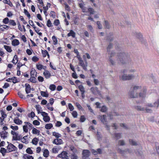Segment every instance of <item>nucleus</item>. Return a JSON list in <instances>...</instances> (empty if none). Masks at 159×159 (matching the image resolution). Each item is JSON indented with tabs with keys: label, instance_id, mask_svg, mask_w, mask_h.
<instances>
[{
	"label": "nucleus",
	"instance_id": "f257e3e1",
	"mask_svg": "<svg viewBox=\"0 0 159 159\" xmlns=\"http://www.w3.org/2000/svg\"><path fill=\"white\" fill-rule=\"evenodd\" d=\"M146 90L145 88L142 89L141 86L135 85L132 87L129 93V96L131 98L140 97H144L146 93Z\"/></svg>",
	"mask_w": 159,
	"mask_h": 159
},
{
	"label": "nucleus",
	"instance_id": "f03ea898",
	"mask_svg": "<svg viewBox=\"0 0 159 159\" xmlns=\"http://www.w3.org/2000/svg\"><path fill=\"white\" fill-rule=\"evenodd\" d=\"M118 59L120 63L123 64H126L129 61V59L127 57L125 53H121L119 54Z\"/></svg>",
	"mask_w": 159,
	"mask_h": 159
},
{
	"label": "nucleus",
	"instance_id": "7ed1b4c3",
	"mask_svg": "<svg viewBox=\"0 0 159 159\" xmlns=\"http://www.w3.org/2000/svg\"><path fill=\"white\" fill-rule=\"evenodd\" d=\"M126 72V70L125 69L123 70L121 72L122 74H123L122 75V80H131L135 78V76L133 74H125Z\"/></svg>",
	"mask_w": 159,
	"mask_h": 159
},
{
	"label": "nucleus",
	"instance_id": "20e7f679",
	"mask_svg": "<svg viewBox=\"0 0 159 159\" xmlns=\"http://www.w3.org/2000/svg\"><path fill=\"white\" fill-rule=\"evenodd\" d=\"M17 148L13 144L10 143L8 144L7 150L8 152H10L12 151H16L17 150Z\"/></svg>",
	"mask_w": 159,
	"mask_h": 159
},
{
	"label": "nucleus",
	"instance_id": "39448f33",
	"mask_svg": "<svg viewBox=\"0 0 159 159\" xmlns=\"http://www.w3.org/2000/svg\"><path fill=\"white\" fill-rule=\"evenodd\" d=\"M136 109L139 111H145V112L147 113H151L152 112V110L150 108H148L147 107L145 109L144 107H141L140 106H137Z\"/></svg>",
	"mask_w": 159,
	"mask_h": 159
},
{
	"label": "nucleus",
	"instance_id": "423d86ee",
	"mask_svg": "<svg viewBox=\"0 0 159 159\" xmlns=\"http://www.w3.org/2000/svg\"><path fill=\"white\" fill-rule=\"evenodd\" d=\"M91 90L93 93L96 95H101V94L100 92L98 90V88L96 87L91 88Z\"/></svg>",
	"mask_w": 159,
	"mask_h": 159
},
{
	"label": "nucleus",
	"instance_id": "0eeeda50",
	"mask_svg": "<svg viewBox=\"0 0 159 159\" xmlns=\"http://www.w3.org/2000/svg\"><path fill=\"white\" fill-rule=\"evenodd\" d=\"M11 134L13 135L12 139L14 140H17L18 134V133L13 130L11 131Z\"/></svg>",
	"mask_w": 159,
	"mask_h": 159
},
{
	"label": "nucleus",
	"instance_id": "6e6552de",
	"mask_svg": "<svg viewBox=\"0 0 159 159\" xmlns=\"http://www.w3.org/2000/svg\"><path fill=\"white\" fill-rule=\"evenodd\" d=\"M98 117L100 119L101 122L104 124L107 121V116L105 115H103L102 116L99 115Z\"/></svg>",
	"mask_w": 159,
	"mask_h": 159
},
{
	"label": "nucleus",
	"instance_id": "1a4fd4ad",
	"mask_svg": "<svg viewBox=\"0 0 159 159\" xmlns=\"http://www.w3.org/2000/svg\"><path fill=\"white\" fill-rule=\"evenodd\" d=\"M53 143L56 145L61 144L62 143V140L61 139L57 138L53 140Z\"/></svg>",
	"mask_w": 159,
	"mask_h": 159
},
{
	"label": "nucleus",
	"instance_id": "9d476101",
	"mask_svg": "<svg viewBox=\"0 0 159 159\" xmlns=\"http://www.w3.org/2000/svg\"><path fill=\"white\" fill-rule=\"evenodd\" d=\"M30 75L31 76L32 78V80H34L33 78H35L37 75V72L36 70L33 69H32L30 71Z\"/></svg>",
	"mask_w": 159,
	"mask_h": 159
},
{
	"label": "nucleus",
	"instance_id": "9b49d317",
	"mask_svg": "<svg viewBox=\"0 0 159 159\" xmlns=\"http://www.w3.org/2000/svg\"><path fill=\"white\" fill-rule=\"evenodd\" d=\"M90 152L88 150H84L83 152V155L84 157L85 158L88 157L90 155Z\"/></svg>",
	"mask_w": 159,
	"mask_h": 159
},
{
	"label": "nucleus",
	"instance_id": "f8f14e48",
	"mask_svg": "<svg viewBox=\"0 0 159 159\" xmlns=\"http://www.w3.org/2000/svg\"><path fill=\"white\" fill-rule=\"evenodd\" d=\"M8 132L5 131H2L0 133V136L1 138L4 139L7 137Z\"/></svg>",
	"mask_w": 159,
	"mask_h": 159
},
{
	"label": "nucleus",
	"instance_id": "ddd939ff",
	"mask_svg": "<svg viewBox=\"0 0 159 159\" xmlns=\"http://www.w3.org/2000/svg\"><path fill=\"white\" fill-rule=\"evenodd\" d=\"M114 52L113 51H111V52L110 53V56L109 57V61L110 62V63H111V64L112 65H114L115 62L114 61H113L111 59V57L114 56Z\"/></svg>",
	"mask_w": 159,
	"mask_h": 159
},
{
	"label": "nucleus",
	"instance_id": "4468645a",
	"mask_svg": "<svg viewBox=\"0 0 159 159\" xmlns=\"http://www.w3.org/2000/svg\"><path fill=\"white\" fill-rule=\"evenodd\" d=\"M67 153L66 152L63 151L61 153L58 155V157L59 158H65L67 156Z\"/></svg>",
	"mask_w": 159,
	"mask_h": 159
},
{
	"label": "nucleus",
	"instance_id": "2eb2a0df",
	"mask_svg": "<svg viewBox=\"0 0 159 159\" xmlns=\"http://www.w3.org/2000/svg\"><path fill=\"white\" fill-rule=\"evenodd\" d=\"M79 64L83 68V69L85 70H87V63L86 62H85V64L83 61L79 62Z\"/></svg>",
	"mask_w": 159,
	"mask_h": 159
},
{
	"label": "nucleus",
	"instance_id": "dca6fc26",
	"mask_svg": "<svg viewBox=\"0 0 159 159\" xmlns=\"http://www.w3.org/2000/svg\"><path fill=\"white\" fill-rule=\"evenodd\" d=\"M28 136L26 135L22 137L21 139V141L22 142L25 144H27L29 143V140L28 138Z\"/></svg>",
	"mask_w": 159,
	"mask_h": 159
},
{
	"label": "nucleus",
	"instance_id": "f3484780",
	"mask_svg": "<svg viewBox=\"0 0 159 159\" xmlns=\"http://www.w3.org/2000/svg\"><path fill=\"white\" fill-rule=\"evenodd\" d=\"M30 22H31V23H32V25H31L33 27V28L34 29L35 31V32L38 34V33L39 32L40 30L38 29L34 25L33 21L32 20H30L29 21V23L30 24Z\"/></svg>",
	"mask_w": 159,
	"mask_h": 159
},
{
	"label": "nucleus",
	"instance_id": "a211bd4d",
	"mask_svg": "<svg viewBox=\"0 0 159 159\" xmlns=\"http://www.w3.org/2000/svg\"><path fill=\"white\" fill-rule=\"evenodd\" d=\"M25 92L26 93L28 94L30 92V85L28 84H25Z\"/></svg>",
	"mask_w": 159,
	"mask_h": 159
},
{
	"label": "nucleus",
	"instance_id": "6ab92c4d",
	"mask_svg": "<svg viewBox=\"0 0 159 159\" xmlns=\"http://www.w3.org/2000/svg\"><path fill=\"white\" fill-rule=\"evenodd\" d=\"M67 36L70 37L71 36L73 38H75V33L72 30L70 31V32L68 34Z\"/></svg>",
	"mask_w": 159,
	"mask_h": 159
},
{
	"label": "nucleus",
	"instance_id": "aec40b11",
	"mask_svg": "<svg viewBox=\"0 0 159 159\" xmlns=\"http://www.w3.org/2000/svg\"><path fill=\"white\" fill-rule=\"evenodd\" d=\"M20 43L19 40L17 39L13 40L11 43V44L13 46H16L18 45Z\"/></svg>",
	"mask_w": 159,
	"mask_h": 159
},
{
	"label": "nucleus",
	"instance_id": "412c9836",
	"mask_svg": "<svg viewBox=\"0 0 159 159\" xmlns=\"http://www.w3.org/2000/svg\"><path fill=\"white\" fill-rule=\"evenodd\" d=\"M9 28V26L6 25H2L0 26V30L2 31H4V30H8Z\"/></svg>",
	"mask_w": 159,
	"mask_h": 159
},
{
	"label": "nucleus",
	"instance_id": "4be33fe9",
	"mask_svg": "<svg viewBox=\"0 0 159 159\" xmlns=\"http://www.w3.org/2000/svg\"><path fill=\"white\" fill-rule=\"evenodd\" d=\"M43 74L45 76L46 79H48L50 76L51 74L47 70H45L43 73Z\"/></svg>",
	"mask_w": 159,
	"mask_h": 159
},
{
	"label": "nucleus",
	"instance_id": "5701e85b",
	"mask_svg": "<svg viewBox=\"0 0 159 159\" xmlns=\"http://www.w3.org/2000/svg\"><path fill=\"white\" fill-rule=\"evenodd\" d=\"M35 108L37 111H38V114L41 113V112H42V108L41 107L40 105H36Z\"/></svg>",
	"mask_w": 159,
	"mask_h": 159
},
{
	"label": "nucleus",
	"instance_id": "b1692460",
	"mask_svg": "<svg viewBox=\"0 0 159 159\" xmlns=\"http://www.w3.org/2000/svg\"><path fill=\"white\" fill-rule=\"evenodd\" d=\"M49 155V152L48 150L46 149L43 152V156L45 157H47Z\"/></svg>",
	"mask_w": 159,
	"mask_h": 159
},
{
	"label": "nucleus",
	"instance_id": "393cba45",
	"mask_svg": "<svg viewBox=\"0 0 159 159\" xmlns=\"http://www.w3.org/2000/svg\"><path fill=\"white\" fill-rule=\"evenodd\" d=\"M36 67L39 70H40L42 69H45L46 68V66L41 64L36 65Z\"/></svg>",
	"mask_w": 159,
	"mask_h": 159
},
{
	"label": "nucleus",
	"instance_id": "a878e982",
	"mask_svg": "<svg viewBox=\"0 0 159 159\" xmlns=\"http://www.w3.org/2000/svg\"><path fill=\"white\" fill-rule=\"evenodd\" d=\"M4 48L8 52H11L12 51V50L10 47L7 45H4Z\"/></svg>",
	"mask_w": 159,
	"mask_h": 159
},
{
	"label": "nucleus",
	"instance_id": "bb28decb",
	"mask_svg": "<svg viewBox=\"0 0 159 159\" xmlns=\"http://www.w3.org/2000/svg\"><path fill=\"white\" fill-rule=\"evenodd\" d=\"M18 61V58L16 55H15L14 57L12 62L13 63L16 64Z\"/></svg>",
	"mask_w": 159,
	"mask_h": 159
},
{
	"label": "nucleus",
	"instance_id": "cd10ccee",
	"mask_svg": "<svg viewBox=\"0 0 159 159\" xmlns=\"http://www.w3.org/2000/svg\"><path fill=\"white\" fill-rule=\"evenodd\" d=\"M14 122L16 124L20 125L21 124L22 122V121L20 120L19 119H15L14 120Z\"/></svg>",
	"mask_w": 159,
	"mask_h": 159
},
{
	"label": "nucleus",
	"instance_id": "c85d7f7f",
	"mask_svg": "<svg viewBox=\"0 0 159 159\" xmlns=\"http://www.w3.org/2000/svg\"><path fill=\"white\" fill-rule=\"evenodd\" d=\"M18 27L19 29L21 31H24V32H25L26 31L25 29V26L24 25H23V30L22 29H21V26L19 23H18Z\"/></svg>",
	"mask_w": 159,
	"mask_h": 159
},
{
	"label": "nucleus",
	"instance_id": "c756f323",
	"mask_svg": "<svg viewBox=\"0 0 159 159\" xmlns=\"http://www.w3.org/2000/svg\"><path fill=\"white\" fill-rule=\"evenodd\" d=\"M53 127L52 124L49 123L46 124L45 125V128L47 129H50Z\"/></svg>",
	"mask_w": 159,
	"mask_h": 159
},
{
	"label": "nucleus",
	"instance_id": "7c9ffc66",
	"mask_svg": "<svg viewBox=\"0 0 159 159\" xmlns=\"http://www.w3.org/2000/svg\"><path fill=\"white\" fill-rule=\"evenodd\" d=\"M52 39L53 41V44L54 45H56L57 43V38L55 36H53L52 37Z\"/></svg>",
	"mask_w": 159,
	"mask_h": 159
},
{
	"label": "nucleus",
	"instance_id": "2f4dec72",
	"mask_svg": "<svg viewBox=\"0 0 159 159\" xmlns=\"http://www.w3.org/2000/svg\"><path fill=\"white\" fill-rule=\"evenodd\" d=\"M40 132L39 130H37L35 128H34L32 129V132L33 134H39Z\"/></svg>",
	"mask_w": 159,
	"mask_h": 159
},
{
	"label": "nucleus",
	"instance_id": "473e14b6",
	"mask_svg": "<svg viewBox=\"0 0 159 159\" xmlns=\"http://www.w3.org/2000/svg\"><path fill=\"white\" fill-rule=\"evenodd\" d=\"M107 107L105 106H103L102 107L100 111L102 112H105L107 111Z\"/></svg>",
	"mask_w": 159,
	"mask_h": 159
},
{
	"label": "nucleus",
	"instance_id": "72a5a7b5",
	"mask_svg": "<svg viewBox=\"0 0 159 159\" xmlns=\"http://www.w3.org/2000/svg\"><path fill=\"white\" fill-rule=\"evenodd\" d=\"M24 123L25 124V125H27L28 128L30 130L32 129L33 125L32 124H30V123L29 122H25Z\"/></svg>",
	"mask_w": 159,
	"mask_h": 159
},
{
	"label": "nucleus",
	"instance_id": "f704fd0d",
	"mask_svg": "<svg viewBox=\"0 0 159 159\" xmlns=\"http://www.w3.org/2000/svg\"><path fill=\"white\" fill-rule=\"evenodd\" d=\"M38 141L39 139L37 138H35L33 139L32 143L33 144L36 145L37 144Z\"/></svg>",
	"mask_w": 159,
	"mask_h": 159
},
{
	"label": "nucleus",
	"instance_id": "c9c22d12",
	"mask_svg": "<svg viewBox=\"0 0 159 159\" xmlns=\"http://www.w3.org/2000/svg\"><path fill=\"white\" fill-rule=\"evenodd\" d=\"M52 135L55 136L56 138H58L61 137L60 134L55 132H52Z\"/></svg>",
	"mask_w": 159,
	"mask_h": 159
},
{
	"label": "nucleus",
	"instance_id": "e433bc0d",
	"mask_svg": "<svg viewBox=\"0 0 159 159\" xmlns=\"http://www.w3.org/2000/svg\"><path fill=\"white\" fill-rule=\"evenodd\" d=\"M129 143L130 144L132 145H137V142L133 139L129 140Z\"/></svg>",
	"mask_w": 159,
	"mask_h": 159
},
{
	"label": "nucleus",
	"instance_id": "4c0bfd02",
	"mask_svg": "<svg viewBox=\"0 0 159 159\" xmlns=\"http://www.w3.org/2000/svg\"><path fill=\"white\" fill-rule=\"evenodd\" d=\"M0 112L2 116L0 117H1V118H3L5 119V118L7 116V115L5 114V113L2 110Z\"/></svg>",
	"mask_w": 159,
	"mask_h": 159
},
{
	"label": "nucleus",
	"instance_id": "58836bf2",
	"mask_svg": "<svg viewBox=\"0 0 159 159\" xmlns=\"http://www.w3.org/2000/svg\"><path fill=\"white\" fill-rule=\"evenodd\" d=\"M24 157L25 159H33L34 158L32 156L28 154H25L24 155Z\"/></svg>",
	"mask_w": 159,
	"mask_h": 159
},
{
	"label": "nucleus",
	"instance_id": "ea45409f",
	"mask_svg": "<svg viewBox=\"0 0 159 159\" xmlns=\"http://www.w3.org/2000/svg\"><path fill=\"white\" fill-rule=\"evenodd\" d=\"M40 93L41 95L43 97H48V94L45 92L41 91Z\"/></svg>",
	"mask_w": 159,
	"mask_h": 159
},
{
	"label": "nucleus",
	"instance_id": "a19ab883",
	"mask_svg": "<svg viewBox=\"0 0 159 159\" xmlns=\"http://www.w3.org/2000/svg\"><path fill=\"white\" fill-rule=\"evenodd\" d=\"M78 88L80 91L82 92L81 94L82 95L83 94H84V88L82 85H79L78 86Z\"/></svg>",
	"mask_w": 159,
	"mask_h": 159
},
{
	"label": "nucleus",
	"instance_id": "79ce46f5",
	"mask_svg": "<svg viewBox=\"0 0 159 159\" xmlns=\"http://www.w3.org/2000/svg\"><path fill=\"white\" fill-rule=\"evenodd\" d=\"M154 107L157 108L159 106V99L157 100L153 103Z\"/></svg>",
	"mask_w": 159,
	"mask_h": 159
},
{
	"label": "nucleus",
	"instance_id": "37998d69",
	"mask_svg": "<svg viewBox=\"0 0 159 159\" xmlns=\"http://www.w3.org/2000/svg\"><path fill=\"white\" fill-rule=\"evenodd\" d=\"M23 131L25 133H27L28 132V128L27 125H25L23 126Z\"/></svg>",
	"mask_w": 159,
	"mask_h": 159
},
{
	"label": "nucleus",
	"instance_id": "c03bdc74",
	"mask_svg": "<svg viewBox=\"0 0 159 159\" xmlns=\"http://www.w3.org/2000/svg\"><path fill=\"white\" fill-rule=\"evenodd\" d=\"M24 12L25 14L28 17V18L29 19L30 18L31 16L30 14L28 12V11L25 9L24 10Z\"/></svg>",
	"mask_w": 159,
	"mask_h": 159
},
{
	"label": "nucleus",
	"instance_id": "a18cd8bd",
	"mask_svg": "<svg viewBox=\"0 0 159 159\" xmlns=\"http://www.w3.org/2000/svg\"><path fill=\"white\" fill-rule=\"evenodd\" d=\"M42 53L43 54V57H46V55L49 56L47 50L43 51H42Z\"/></svg>",
	"mask_w": 159,
	"mask_h": 159
},
{
	"label": "nucleus",
	"instance_id": "49530a36",
	"mask_svg": "<svg viewBox=\"0 0 159 159\" xmlns=\"http://www.w3.org/2000/svg\"><path fill=\"white\" fill-rule=\"evenodd\" d=\"M43 119L45 122H48L50 120V117L48 116L43 117Z\"/></svg>",
	"mask_w": 159,
	"mask_h": 159
},
{
	"label": "nucleus",
	"instance_id": "de8ad7c7",
	"mask_svg": "<svg viewBox=\"0 0 159 159\" xmlns=\"http://www.w3.org/2000/svg\"><path fill=\"white\" fill-rule=\"evenodd\" d=\"M115 138L118 139L121 138L122 135L120 133H115Z\"/></svg>",
	"mask_w": 159,
	"mask_h": 159
},
{
	"label": "nucleus",
	"instance_id": "09e8293b",
	"mask_svg": "<svg viewBox=\"0 0 159 159\" xmlns=\"http://www.w3.org/2000/svg\"><path fill=\"white\" fill-rule=\"evenodd\" d=\"M9 24L12 25L13 26H15L16 25V23L15 21L13 20H11L9 21Z\"/></svg>",
	"mask_w": 159,
	"mask_h": 159
},
{
	"label": "nucleus",
	"instance_id": "8fccbe9b",
	"mask_svg": "<svg viewBox=\"0 0 159 159\" xmlns=\"http://www.w3.org/2000/svg\"><path fill=\"white\" fill-rule=\"evenodd\" d=\"M56 88V86L53 84H51L50 86L49 89L52 91L54 90Z\"/></svg>",
	"mask_w": 159,
	"mask_h": 159
},
{
	"label": "nucleus",
	"instance_id": "3c124183",
	"mask_svg": "<svg viewBox=\"0 0 159 159\" xmlns=\"http://www.w3.org/2000/svg\"><path fill=\"white\" fill-rule=\"evenodd\" d=\"M6 149L3 148H2L0 149V152L2 153L3 155H4L5 153H6Z\"/></svg>",
	"mask_w": 159,
	"mask_h": 159
},
{
	"label": "nucleus",
	"instance_id": "603ef678",
	"mask_svg": "<svg viewBox=\"0 0 159 159\" xmlns=\"http://www.w3.org/2000/svg\"><path fill=\"white\" fill-rule=\"evenodd\" d=\"M47 25L49 27L52 26V24L49 19L47 21Z\"/></svg>",
	"mask_w": 159,
	"mask_h": 159
},
{
	"label": "nucleus",
	"instance_id": "864d4df0",
	"mask_svg": "<svg viewBox=\"0 0 159 159\" xmlns=\"http://www.w3.org/2000/svg\"><path fill=\"white\" fill-rule=\"evenodd\" d=\"M26 152L29 154H32L33 153V151L30 148H28L26 150Z\"/></svg>",
	"mask_w": 159,
	"mask_h": 159
},
{
	"label": "nucleus",
	"instance_id": "5fc2aeb1",
	"mask_svg": "<svg viewBox=\"0 0 159 159\" xmlns=\"http://www.w3.org/2000/svg\"><path fill=\"white\" fill-rule=\"evenodd\" d=\"M60 23L59 20L58 19H56L54 21L53 24L56 26L58 25Z\"/></svg>",
	"mask_w": 159,
	"mask_h": 159
},
{
	"label": "nucleus",
	"instance_id": "6e6d98bb",
	"mask_svg": "<svg viewBox=\"0 0 159 159\" xmlns=\"http://www.w3.org/2000/svg\"><path fill=\"white\" fill-rule=\"evenodd\" d=\"M68 107L70 111H73L74 109V107L71 103L68 104Z\"/></svg>",
	"mask_w": 159,
	"mask_h": 159
},
{
	"label": "nucleus",
	"instance_id": "4d7b16f0",
	"mask_svg": "<svg viewBox=\"0 0 159 159\" xmlns=\"http://www.w3.org/2000/svg\"><path fill=\"white\" fill-rule=\"evenodd\" d=\"M9 19L7 17L4 18L3 20V22L5 24H7L8 22H9Z\"/></svg>",
	"mask_w": 159,
	"mask_h": 159
},
{
	"label": "nucleus",
	"instance_id": "13d9d810",
	"mask_svg": "<svg viewBox=\"0 0 159 159\" xmlns=\"http://www.w3.org/2000/svg\"><path fill=\"white\" fill-rule=\"evenodd\" d=\"M113 47V45L111 44L110 43L108 45L107 48V51L108 53L110 52V49H111Z\"/></svg>",
	"mask_w": 159,
	"mask_h": 159
},
{
	"label": "nucleus",
	"instance_id": "bf43d9fd",
	"mask_svg": "<svg viewBox=\"0 0 159 159\" xmlns=\"http://www.w3.org/2000/svg\"><path fill=\"white\" fill-rule=\"evenodd\" d=\"M10 128L14 130H17L18 129V127L17 126H13L11 125Z\"/></svg>",
	"mask_w": 159,
	"mask_h": 159
},
{
	"label": "nucleus",
	"instance_id": "052dcab7",
	"mask_svg": "<svg viewBox=\"0 0 159 159\" xmlns=\"http://www.w3.org/2000/svg\"><path fill=\"white\" fill-rule=\"evenodd\" d=\"M72 115L74 118H76L77 116V113L76 111H73L72 112Z\"/></svg>",
	"mask_w": 159,
	"mask_h": 159
},
{
	"label": "nucleus",
	"instance_id": "680f3d73",
	"mask_svg": "<svg viewBox=\"0 0 159 159\" xmlns=\"http://www.w3.org/2000/svg\"><path fill=\"white\" fill-rule=\"evenodd\" d=\"M75 104L76 107H77V108L79 109L80 110V109H81L82 108V107H81V105L79 103H78L76 102L75 103Z\"/></svg>",
	"mask_w": 159,
	"mask_h": 159
},
{
	"label": "nucleus",
	"instance_id": "e2e57ef3",
	"mask_svg": "<svg viewBox=\"0 0 159 159\" xmlns=\"http://www.w3.org/2000/svg\"><path fill=\"white\" fill-rule=\"evenodd\" d=\"M118 144L120 145H124L125 144V142L124 140H120L118 142Z\"/></svg>",
	"mask_w": 159,
	"mask_h": 159
},
{
	"label": "nucleus",
	"instance_id": "0e129e2a",
	"mask_svg": "<svg viewBox=\"0 0 159 159\" xmlns=\"http://www.w3.org/2000/svg\"><path fill=\"white\" fill-rule=\"evenodd\" d=\"M58 149L57 148H52V152L53 153H57L58 152Z\"/></svg>",
	"mask_w": 159,
	"mask_h": 159
},
{
	"label": "nucleus",
	"instance_id": "69168bd1",
	"mask_svg": "<svg viewBox=\"0 0 159 159\" xmlns=\"http://www.w3.org/2000/svg\"><path fill=\"white\" fill-rule=\"evenodd\" d=\"M105 25L106 28L109 29L110 28V25L107 21H105Z\"/></svg>",
	"mask_w": 159,
	"mask_h": 159
},
{
	"label": "nucleus",
	"instance_id": "338daca9",
	"mask_svg": "<svg viewBox=\"0 0 159 159\" xmlns=\"http://www.w3.org/2000/svg\"><path fill=\"white\" fill-rule=\"evenodd\" d=\"M33 124L35 125H38L40 124V122L37 120L33 121Z\"/></svg>",
	"mask_w": 159,
	"mask_h": 159
},
{
	"label": "nucleus",
	"instance_id": "774afa93",
	"mask_svg": "<svg viewBox=\"0 0 159 159\" xmlns=\"http://www.w3.org/2000/svg\"><path fill=\"white\" fill-rule=\"evenodd\" d=\"M88 11L90 12V14H93L94 13V11L92 8H89L88 9Z\"/></svg>",
	"mask_w": 159,
	"mask_h": 159
}]
</instances>
